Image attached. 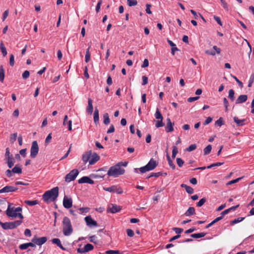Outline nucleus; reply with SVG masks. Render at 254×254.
<instances>
[{
    "label": "nucleus",
    "mask_w": 254,
    "mask_h": 254,
    "mask_svg": "<svg viewBox=\"0 0 254 254\" xmlns=\"http://www.w3.org/2000/svg\"><path fill=\"white\" fill-rule=\"evenodd\" d=\"M167 124L165 127V131L167 132H170L174 131V126L175 125L174 123H172L171 119L169 118H168L166 119Z\"/></svg>",
    "instance_id": "nucleus-9"
},
{
    "label": "nucleus",
    "mask_w": 254,
    "mask_h": 254,
    "mask_svg": "<svg viewBox=\"0 0 254 254\" xmlns=\"http://www.w3.org/2000/svg\"><path fill=\"white\" fill-rule=\"evenodd\" d=\"M90 48V46H89L88 48L86 50V54L85 57V61L86 63H88L90 60V53L89 52V49Z\"/></svg>",
    "instance_id": "nucleus-37"
},
{
    "label": "nucleus",
    "mask_w": 254,
    "mask_h": 254,
    "mask_svg": "<svg viewBox=\"0 0 254 254\" xmlns=\"http://www.w3.org/2000/svg\"><path fill=\"white\" fill-rule=\"evenodd\" d=\"M6 214L8 216L12 218L18 217L21 219H23V216L21 213H15L11 212V211H10V208H7L6 210Z\"/></svg>",
    "instance_id": "nucleus-11"
},
{
    "label": "nucleus",
    "mask_w": 254,
    "mask_h": 254,
    "mask_svg": "<svg viewBox=\"0 0 254 254\" xmlns=\"http://www.w3.org/2000/svg\"><path fill=\"white\" fill-rule=\"evenodd\" d=\"M254 81V73H253L250 77L248 83V87H251L252 86L253 83Z\"/></svg>",
    "instance_id": "nucleus-48"
},
{
    "label": "nucleus",
    "mask_w": 254,
    "mask_h": 254,
    "mask_svg": "<svg viewBox=\"0 0 254 254\" xmlns=\"http://www.w3.org/2000/svg\"><path fill=\"white\" fill-rule=\"evenodd\" d=\"M167 161L168 162V164H169V166L173 170H175L176 168V166H175V164H174L173 161L171 160L169 154L167 155Z\"/></svg>",
    "instance_id": "nucleus-33"
},
{
    "label": "nucleus",
    "mask_w": 254,
    "mask_h": 254,
    "mask_svg": "<svg viewBox=\"0 0 254 254\" xmlns=\"http://www.w3.org/2000/svg\"><path fill=\"white\" fill-rule=\"evenodd\" d=\"M63 205L64 208L69 209L72 206V200L71 198H68L67 196H64L63 200Z\"/></svg>",
    "instance_id": "nucleus-13"
},
{
    "label": "nucleus",
    "mask_w": 254,
    "mask_h": 254,
    "mask_svg": "<svg viewBox=\"0 0 254 254\" xmlns=\"http://www.w3.org/2000/svg\"><path fill=\"white\" fill-rule=\"evenodd\" d=\"M103 190L105 191H109L110 192H115L116 186L114 185L110 187L103 188Z\"/></svg>",
    "instance_id": "nucleus-40"
},
{
    "label": "nucleus",
    "mask_w": 254,
    "mask_h": 254,
    "mask_svg": "<svg viewBox=\"0 0 254 254\" xmlns=\"http://www.w3.org/2000/svg\"><path fill=\"white\" fill-rule=\"evenodd\" d=\"M235 92L233 89H230L229 91L228 98L231 101H233L235 99Z\"/></svg>",
    "instance_id": "nucleus-41"
},
{
    "label": "nucleus",
    "mask_w": 254,
    "mask_h": 254,
    "mask_svg": "<svg viewBox=\"0 0 254 254\" xmlns=\"http://www.w3.org/2000/svg\"><path fill=\"white\" fill-rule=\"evenodd\" d=\"M39 152V146L37 141H33L30 149V156L32 158H35Z\"/></svg>",
    "instance_id": "nucleus-7"
},
{
    "label": "nucleus",
    "mask_w": 254,
    "mask_h": 254,
    "mask_svg": "<svg viewBox=\"0 0 254 254\" xmlns=\"http://www.w3.org/2000/svg\"><path fill=\"white\" fill-rule=\"evenodd\" d=\"M100 159V156L96 153H94L91 154V158L89 160V164L93 165Z\"/></svg>",
    "instance_id": "nucleus-15"
},
{
    "label": "nucleus",
    "mask_w": 254,
    "mask_h": 254,
    "mask_svg": "<svg viewBox=\"0 0 254 254\" xmlns=\"http://www.w3.org/2000/svg\"><path fill=\"white\" fill-rule=\"evenodd\" d=\"M223 164H224L223 162H217L215 163H213V164H211L210 165L208 166L207 167V169H210L214 167L220 166L223 165Z\"/></svg>",
    "instance_id": "nucleus-52"
},
{
    "label": "nucleus",
    "mask_w": 254,
    "mask_h": 254,
    "mask_svg": "<svg viewBox=\"0 0 254 254\" xmlns=\"http://www.w3.org/2000/svg\"><path fill=\"white\" fill-rule=\"evenodd\" d=\"M181 187L182 188H185L186 191L189 193V194H192L193 192H194V190L192 188H191V187L190 186H189L186 184H182L181 185Z\"/></svg>",
    "instance_id": "nucleus-22"
},
{
    "label": "nucleus",
    "mask_w": 254,
    "mask_h": 254,
    "mask_svg": "<svg viewBox=\"0 0 254 254\" xmlns=\"http://www.w3.org/2000/svg\"><path fill=\"white\" fill-rule=\"evenodd\" d=\"M4 78V70L2 65L0 66V81L3 82Z\"/></svg>",
    "instance_id": "nucleus-34"
},
{
    "label": "nucleus",
    "mask_w": 254,
    "mask_h": 254,
    "mask_svg": "<svg viewBox=\"0 0 254 254\" xmlns=\"http://www.w3.org/2000/svg\"><path fill=\"white\" fill-rule=\"evenodd\" d=\"M5 158L4 160H9L10 159H13V156L12 154H10L9 149L8 147H7L5 149V153L4 155Z\"/></svg>",
    "instance_id": "nucleus-26"
},
{
    "label": "nucleus",
    "mask_w": 254,
    "mask_h": 254,
    "mask_svg": "<svg viewBox=\"0 0 254 254\" xmlns=\"http://www.w3.org/2000/svg\"><path fill=\"white\" fill-rule=\"evenodd\" d=\"M16 137H17V133H14L12 134L10 137V141L11 142H14L16 140Z\"/></svg>",
    "instance_id": "nucleus-64"
},
{
    "label": "nucleus",
    "mask_w": 254,
    "mask_h": 254,
    "mask_svg": "<svg viewBox=\"0 0 254 254\" xmlns=\"http://www.w3.org/2000/svg\"><path fill=\"white\" fill-rule=\"evenodd\" d=\"M158 164L157 162L153 158H151L145 166L139 168V171L141 173H144L146 172L153 170L158 166Z\"/></svg>",
    "instance_id": "nucleus-4"
},
{
    "label": "nucleus",
    "mask_w": 254,
    "mask_h": 254,
    "mask_svg": "<svg viewBox=\"0 0 254 254\" xmlns=\"http://www.w3.org/2000/svg\"><path fill=\"white\" fill-rule=\"evenodd\" d=\"M172 230L175 231L178 235H180V233H181L183 231V228H177V227H174L173 228Z\"/></svg>",
    "instance_id": "nucleus-59"
},
{
    "label": "nucleus",
    "mask_w": 254,
    "mask_h": 254,
    "mask_svg": "<svg viewBox=\"0 0 254 254\" xmlns=\"http://www.w3.org/2000/svg\"><path fill=\"white\" fill-rule=\"evenodd\" d=\"M245 217H238L233 220L230 221V224L231 225H234L235 224L241 222L245 219Z\"/></svg>",
    "instance_id": "nucleus-30"
},
{
    "label": "nucleus",
    "mask_w": 254,
    "mask_h": 254,
    "mask_svg": "<svg viewBox=\"0 0 254 254\" xmlns=\"http://www.w3.org/2000/svg\"><path fill=\"white\" fill-rule=\"evenodd\" d=\"M233 119L235 123L237 124V127H242L244 126L245 124V122L246 121V119L240 120L237 117H234Z\"/></svg>",
    "instance_id": "nucleus-21"
},
{
    "label": "nucleus",
    "mask_w": 254,
    "mask_h": 254,
    "mask_svg": "<svg viewBox=\"0 0 254 254\" xmlns=\"http://www.w3.org/2000/svg\"><path fill=\"white\" fill-rule=\"evenodd\" d=\"M178 153V148L176 146H173L172 157L174 159L177 154Z\"/></svg>",
    "instance_id": "nucleus-46"
},
{
    "label": "nucleus",
    "mask_w": 254,
    "mask_h": 254,
    "mask_svg": "<svg viewBox=\"0 0 254 254\" xmlns=\"http://www.w3.org/2000/svg\"><path fill=\"white\" fill-rule=\"evenodd\" d=\"M151 7V4H149V3H147L146 4V9H145V11H146V12L148 14H151L152 13V12L150 10V7Z\"/></svg>",
    "instance_id": "nucleus-63"
},
{
    "label": "nucleus",
    "mask_w": 254,
    "mask_h": 254,
    "mask_svg": "<svg viewBox=\"0 0 254 254\" xmlns=\"http://www.w3.org/2000/svg\"><path fill=\"white\" fill-rule=\"evenodd\" d=\"M6 163L7 164V165H8V167L9 168H11L14 165V163H15V160H14V159L13 158V159H9V160H6Z\"/></svg>",
    "instance_id": "nucleus-50"
},
{
    "label": "nucleus",
    "mask_w": 254,
    "mask_h": 254,
    "mask_svg": "<svg viewBox=\"0 0 254 254\" xmlns=\"http://www.w3.org/2000/svg\"><path fill=\"white\" fill-rule=\"evenodd\" d=\"M47 241V238L46 237H43L41 238H38L37 236L35 235L32 239L31 241L34 244L41 246L44 243H45Z\"/></svg>",
    "instance_id": "nucleus-8"
},
{
    "label": "nucleus",
    "mask_w": 254,
    "mask_h": 254,
    "mask_svg": "<svg viewBox=\"0 0 254 254\" xmlns=\"http://www.w3.org/2000/svg\"><path fill=\"white\" fill-rule=\"evenodd\" d=\"M90 208L88 207H80L77 208V211L80 214L87 213L89 212Z\"/></svg>",
    "instance_id": "nucleus-25"
},
{
    "label": "nucleus",
    "mask_w": 254,
    "mask_h": 254,
    "mask_svg": "<svg viewBox=\"0 0 254 254\" xmlns=\"http://www.w3.org/2000/svg\"><path fill=\"white\" fill-rule=\"evenodd\" d=\"M232 76L233 77V78L234 79H235L236 81L238 83V84L239 86L240 87V88H242L243 87V83L236 76H235L234 75H232Z\"/></svg>",
    "instance_id": "nucleus-58"
},
{
    "label": "nucleus",
    "mask_w": 254,
    "mask_h": 254,
    "mask_svg": "<svg viewBox=\"0 0 254 254\" xmlns=\"http://www.w3.org/2000/svg\"><path fill=\"white\" fill-rule=\"evenodd\" d=\"M91 154V151H89L82 155V160L84 164H86L88 161L89 162Z\"/></svg>",
    "instance_id": "nucleus-16"
},
{
    "label": "nucleus",
    "mask_w": 254,
    "mask_h": 254,
    "mask_svg": "<svg viewBox=\"0 0 254 254\" xmlns=\"http://www.w3.org/2000/svg\"><path fill=\"white\" fill-rule=\"evenodd\" d=\"M94 121L95 124L98 123L99 117V111L98 109L96 108L94 113Z\"/></svg>",
    "instance_id": "nucleus-35"
},
{
    "label": "nucleus",
    "mask_w": 254,
    "mask_h": 254,
    "mask_svg": "<svg viewBox=\"0 0 254 254\" xmlns=\"http://www.w3.org/2000/svg\"><path fill=\"white\" fill-rule=\"evenodd\" d=\"M177 164L179 167H182L184 164V161L180 158H177L176 159Z\"/></svg>",
    "instance_id": "nucleus-55"
},
{
    "label": "nucleus",
    "mask_w": 254,
    "mask_h": 254,
    "mask_svg": "<svg viewBox=\"0 0 254 254\" xmlns=\"http://www.w3.org/2000/svg\"><path fill=\"white\" fill-rule=\"evenodd\" d=\"M121 210V207L120 206H118L116 204H111L108 209L107 212L111 213H115L119 212Z\"/></svg>",
    "instance_id": "nucleus-10"
},
{
    "label": "nucleus",
    "mask_w": 254,
    "mask_h": 254,
    "mask_svg": "<svg viewBox=\"0 0 254 254\" xmlns=\"http://www.w3.org/2000/svg\"><path fill=\"white\" fill-rule=\"evenodd\" d=\"M79 174V171L77 169H73L69 173L66 174L64 177L65 181L67 183H69L71 181H74Z\"/></svg>",
    "instance_id": "nucleus-6"
},
{
    "label": "nucleus",
    "mask_w": 254,
    "mask_h": 254,
    "mask_svg": "<svg viewBox=\"0 0 254 254\" xmlns=\"http://www.w3.org/2000/svg\"><path fill=\"white\" fill-rule=\"evenodd\" d=\"M14 55L13 54H11L10 55V57H9V65L11 66H13L14 65Z\"/></svg>",
    "instance_id": "nucleus-54"
},
{
    "label": "nucleus",
    "mask_w": 254,
    "mask_h": 254,
    "mask_svg": "<svg viewBox=\"0 0 254 254\" xmlns=\"http://www.w3.org/2000/svg\"><path fill=\"white\" fill-rule=\"evenodd\" d=\"M243 178V177H240V178H238L236 179H235V180H231L229 182H228V183H226V185L227 186H229V185H231L233 184H235V183H238L239 181H240Z\"/></svg>",
    "instance_id": "nucleus-47"
},
{
    "label": "nucleus",
    "mask_w": 254,
    "mask_h": 254,
    "mask_svg": "<svg viewBox=\"0 0 254 254\" xmlns=\"http://www.w3.org/2000/svg\"><path fill=\"white\" fill-rule=\"evenodd\" d=\"M248 99V96L247 95H241L237 99L235 102L236 104H241L245 102Z\"/></svg>",
    "instance_id": "nucleus-17"
},
{
    "label": "nucleus",
    "mask_w": 254,
    "mask_h": 254,
    "mask_svg": "<svg viewBox=\"0 0 254 254\" xmlns=\"http://www.w3.org/2000/svg\"><path fill=\"white\" fill-rule=\"evenodd\" d=\"M127 3L129 6H135L137 4L136 0H127Z\"/></svg>",
    "instance_id": "nucleus-44"
},
{
    "label": "nucleus",
    "mask_w": 254,
    "mask_h": 254,
    "mask_svg": "<svg viewBox=\"0 0 254 254\" xmlns=\"http://www.w3.org/2000/svg\"><path fill=\"white\" fill-rule=\"evenodd\" d=\"M22 221L21 220H16L13 222H8L3 223L0 221V225L4 230L13 229L20 225Z\"/></svg>",
    "instance_id": "nucleus-5"
},
{
    "label": "nucleus",
    "mask_w": 254,
    "mask_h": 254,
    "mask_svg": "<svg viewBox=\"0 0 254 254\" xmlns=\"http://www.w3.org/2000/svg\"><path fill=\"white\" fill-rule=\"evenodd\" d=\"M59 188L56 187L45 191L42 195L43 201L47 203L55 201L59 196Z\"/></svg>",
    "instance_id": "nucleus-1"
},
{
    "label": "nucleus",
    "mask_w": 254,
    "mask_h": 254,
    "mask_svg": "<svg viewBox=\"0 0 254 254\" xmlns=\"http://www.w3.org/2000/svg\"><path fill=\"white\" fill-rule=\"evenodd\" d=\"M84 251L88 252L94 249V246L91 244H87L84 247Z\"/></svg>",
    "instance_id": "nucleus-39"
},
{
    "label": "nucleus",
    "mask_w": 254,
    "mask_h": 254,
    "mask_svg": "<svg viewBox=\"0 0 254 254\" xmlns=\"http://www.w3.org/2000/svg\"><path fill=\"white\" fill-rule=\"evenodd\" d=\"M63 232L64 236H69L73 232V228L69 218L64 217L63 220Z\"/></svg>",
    "instance_id": "nucleus-3"
},
{
    "label": "nucleus",
    "mask_w": 254,
    "mask_h": 254,
    "mask_svg": "<svg viewBox=\"0 0 254 254\" xmlns=\"http://www.w3.org/2000/svg\"><path fill=\"white\" fill-rule=\"evenodd\" d=\"M215 125L218 126L219 127H221L224 124V122L223 121V119L222 117L219 118L218 120H217L215 123Z\"/></svg>",
    "instance_id": "nucleus-45"
},
{
    "label": "nucleus",
    "mask_w": 254,
    "mask_h": 254,
    "mask_svg": "<svg viewBox=\"0 0 254 254\" xmlns=\"http://www.w3.org/2000/svg\"><path fill=\"white\" fill-rule=\"evenodd\" d=\"M212 150V146L210 144L208 145L203 149V153L204 155L209 154Z\"/></svg>",
    "instance_id": "nucleus-36"
},
{
    "label": "nucleus",
    "mask_w": 254,
    "mask_h": 254,
    "mask_svg": "<svg viewBox=\"0 0 254 254\" xmlns=\"http://www.w3.org/2000/svg\"><path fill=\"white\" fill-rule=\"evenodd\" d=\"M155 117L156 119L157 120H163V117L162 115L161 112H160L158 108H157L155 114Z\"/></svg>",
    "instance_id": "nucleus-38"
},
{
    "label": "nucleus",
    "mask_w": 254,
    "mask_h": 254,
    "mask_svg": "<svg viewBox=\"0 0 254 254\" xmlns=\"http://www.w3.org/2000/svg\"><path fill=\"white\" fill-rule=\"evenodd\" d=\"M86 225L88 226H97V222L93 220L91 216L89 215L84 218Z\"/></svg>",
    "instance_id": "nucleus-12"
},
{
    "label": "nucleus",
    "mask_w": 254,
    "mask_h": 254,
    "mask_svg": "<svg viewBox=\"0 0 254 254\" xmlns=\"http://www.w3.org/2000/svg\"><path fill=\"white\" fill-rule=\"evenodd\" d=\"M92 102V100L91 98L88 99V106L86 109V111L89 114H92L93 111Z\"/></svg>",
    "instance_id": "nucleus-18"
},
{
    "label": "nucleus",
    "mask_w": 254,
    "mask_h": 254,
    "mask_svg": "<svg viewBox=\"0 0 254 254\" xmlns=\"http://www.w3.org/2000/svg\"><path fill=\"white\" fill-rule=\"evenodd\" d=\"M106 254H120L119 250H108L106 251Z\"/></svg>",
    "instance_id": "nucleus-57"
},
{
    "label": "nucleus",
    "mask_w": 254,
    "mask_h": 254,
    "mask_svg": "<svg viewBox=\"0 0 254 254\" xmlns=\"http://www.w3.org/2000/svg\"><path fill=\"white\" fill-rule=\"evenodd\" d=\"M52 242L53 244L57 245L60 249L62 250H65V248H64L61 244V241L58 238H54L53 239Z\"/></svg>",
    "instance_id": "nucleus-23"
},
{
    "label": "nucleus",
    "mask_w": 254,
    "mask_h": 254,
    "mask_svg": "<svg viewBox=\"0 0 254 254\" xmlns=\"http://www.w3.org/2000/svg\"><path fill=\"white\" fill-rule=\"evenodd\" d=\"M115 192H116L117 194H122L123 193V190L121 187L116 186Z\"/></svg>",
    "instance_id": "nucleus-60"
},
{
    "label": "nucleus",
    "mask_w": 254,
    "mask_h": 254,
    "mask_svg": "<svg viewBox=\"0 0 254 254\" xmlns=\"http://www.w3.org/2000/svg\"><path fill=\"white\" fill-rule=\"evenodd\" d=\"M30 75V72L28 70H25L22 73V78L24 79H27Z\"/></svg>",
    "instance_id": "nucleus-61"
},
{
    "label": "nucleus",
    "mask_w": 254,
    "mask_h": 254,
    "mask_svg": "<svg viewBox=\"0 0 254 254\" xmlns=\"http://www.w3.org/2000/svg\"><path fill=\"white\" fill-rule=\"evenodd\" d=\"M206 233H196V234H192L190 235V237L191 238H194V239H198L202 237H204L206 235Z\"/></svg>",
    "instance_id": "nucleus-28"
},
{
    "label": "nucleus",
    "mask_w": 254,
    "mask_h": 254,
    "mask_svg": "<svg viewBox=\"0 0 254 254\" xmlns=\"http://www.w3.org/2000/svg\"><path fill=\"white\" fill-rule=\"evenodd\" d=\"M18 188L16 187L12 186H6L4 187V190L5 192H14L17 190Z\"/></svg>",
    "instance_id": "nucleus-19"
},
{
    "label": "nucleus",
    "mask_w": 254,
    "mask_h": 254,
    "mask_svg": "<svg viewBox=\"0 0 254 254\" xmlns=\"http://www.w3.org/2000/svg\"><path fill=\"white\" fill-rule=\"evenodd\" d=\"M0 49L3 56L5 57L7 55V51L6 48L2 41H1L0 43Z\"/></svg>",
    "instance_id": "nucleus-29"
},
{
    "label": "nucleus",
    "mask_w": 254,
    "mask_h": 254,
    "mask_svg": "<svg viewBox=\"0 0 254 254\" xmlns=\"http://www.w3.org/2000/svg\"><path fill=\"white\" fill-rule=\"evenodd\" d=\"M79 184L88 183L89 184H94V182L90 178L87 176H84L78 180Z\"/></svg>",
    "instance_id": "nucleus-14"
},
{
    "label": "nucleus",
    "mask_w": 254,
    "mask_h": 254,
    "mask_svg": "<svg viewBox=\"0 0 254 254\" xmlns=\"http://www.w3.org/2000/svg\"><path fill=\"white\" fill-rule=\"evenodd\" d=\"M196 148V145L195 144H192L189 146L188 148H187L186 150L189 152L192 151Z\"/></svg>",
    "instance_id": "nucleus-53"
},
{
    "label": "nucleus",
    "mask_w": 254,
    "mask_h": 254,
    "mask_svg": "<svg viewBox=\"0 0 254 254\" xmlns=\"http://www.w3.org/2000/svg\"><path fill=\"white\" fill-rule=\"evenodd\" d=\"M163 126H164V123L163 122V120H158V121H156L155 124V127L157 128L162 127Z\"/></svg>",
    "instance_id": "nucleus-49"
},
{
    "label": "nucleus",
    "mask_w": 254,
    "mask_h": 254,
    "mask_svg": "<svg viewBox=\"0 0 254 254\" xmlns=\"http://www.w3.org/2000/svg\"><path fill=\"white\" fill-rule=\"evenodd\" d=\"M127 236L129 237H132L134 235L133 231L130 229L127 230Z\"/></svg>",
    "instance_id": "nucleus-62"
},
{
    "label": "nucleus",
    "mask_w": 254,
    "mask_h": 254,
    "mask_svg": "<svg viewBox=\"0 0 254 254\" xmlns=\"http://www.w3.org/2000/svg\"><path fill=\"white\" fill-rule=\"evenodd\" d=\"M167 175V173L166 172H157V173H151L150 176L146 177V179H149L152 177H155L156 178H158L161 176H166Z\"/></svg>",
    "instance_id": "nucleus-20"
},
{
    "label": "nucleus",
    "mask_w": 254,
    "mask_h": 254,
    "mask_svg": "<svg viewBox=\"0 0 254 254\" xmlns=\"http://www.w3.org/2000/svg\"><path fill=\"white\" fill-rule=\"evenodd\" d=\"M105 176V174H91L90 177L93 179L103 178Z\"/></svg>",
    "instance_id": "nucleus-51"
},
{
    "label": "nucleus",
    "mask_w": 254,
    "mask_h": 254,
    "mask_svg": "<svg viewBox=\"0 0 254 254\" xmlns=\"http://www.w3.org/2000/svg\"><path fill=\"white\" fill-rule=\"evenodd\" d=\"M103 123L105 125H108L110 123V120L109 118V114L107 113L104 114L103 115Z\"/></svg>",
    "instance_id": "nucleus-31"
},
{
    "label": "nucleus",
    "mask_w": 254,
    "mask_h": 254,
    "mask_svg": "<svg viewBox=\"0 0 254 254\" xmlns=\"http://www.w3.org/2000/svg\"><path fill=\"white\" fill-rule=\"evenodd\" d=\"M221 4L222 5L224 9H225L226 11L229 10V7L227 3L224 0H220Z\"/></svg>",
    "instance_id": "nucleus-56"
},
{
    "label": "nucleus",
    "mask_w": 254,
    "mask_h": 254,
    "mask_svg": "<svg viewBox=\"0 0 254 254\" xmlns=\"http://www.w3.org/2000/svg\"><path fill=\"white\" fill-rule=\"evenodd\" d=\"M186 216L195 214V209L193 207H190L184 214Z\"/></svg>",
    "instance_id": "nucleus-24"
},
{
    "label": "nucleus",
    "mask_w": 254,
    "mask_h": 254,
    "mask_svg": "<svg viewBox=\"0 0 254 254\" xmlns=\"http://www.w3.org/2000/svg\"><path fill=\"white\" fill-rule=\"evenodd\" d=\"M11 204L9 203L8 207L10 208V211H11V212H15L17 213V212L22 211V208L20 207H18L16 208H15L14 207H11Z\"/></svg>",
    "instance_id": "nucleus-27"
},
{
    "label": "nucleus",
    "mask_w": 254,
    "mask_h": 254,
    "mask_svg": "<svg viewBox=\"0 0 254 254\" xmlns=\"http://www.w3.org/2000/svg\"><path fill=\"white\" fill-rule=\"evenodd\" d=\"M24 203L28 205L33 206L36 204H39V202L38 200H25Z\"/></svg>",
    "instance_id": "nucleus-32"
},
{
    "label": "nucleus",
    "mask_w": 254,
    "mask_h": 254,
    "mask_svg": "<svg viewBox=\"0 0 254 254\" xmlns=\"http://www.w3.org/2000/svg\"><path fill=\"white\" fill-rule=\"evenodd\" d=\"M12 171L13 173L16 174H21L22 173V169L21 168L17 167V165H16L14 168H12Z\"/></svg>",
    "instance_id": "nucleus-42"
},
{
    "label": "nucleus",
    "mask_w": 254,
    "mask_h": 254,
    "mask_svg": "<svg viewBox=\"0 0 254 254\" xmlns=\"http://www.w3.org/2000/svg\"><path fill=\"white\" fill-rule=\"evenodd\" d=\"M206 201V199L205 197L200 199L199 201L196 203V206L198 207L202 206Z\"/></svg>",
    "instance_id": "nucleus-43"
},
{
    "label": "nucleus",
    "mask_w": 254,
    "mask_h": 254,
    "mask_svg": "<svg viewBox=\"0 0 254 254\" xmlns=\"http://www.w3.org/2000/svg\"><path fill=\"white\" fill-rule=\"evenodd\" d=\"M125 172L124 169L121 168V163L110 167L108 171L107 175L109 176L117 177L120 175H123Z\"/></svg>",
    "instance_id": "nucleus-2"
}]
</instances>
